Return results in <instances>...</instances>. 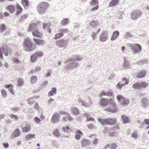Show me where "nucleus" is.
<instances>
[{"label": "nucleus", "instance_id": "obj_1", "mask_svg": "<svg viewBox=\"0 0 149 149\" xmlns=\"http://www.w3.org/2000/svg\"><path fill=\"white\" fill-rule=\"evenodd\" d=\"M38 24V23L31 24L28 30L29 31H32V33L33 36L41 38L42 37V34L38 31L37 28Z\"/></svg>", "mask_w": 149, "mask_h": 149}, {"label": "nucleus", "instance_id": "obj_2", "mask_svg": "<svg viewBox=\"0 0 149 149\" xmlns=\"http://www.w3.org/2000/svg\"><path fill=\"white\" fill-rule=\"evenodd\" d=\"M49 7V4L46 2H42L38 4L37 7L38 11L40 13H45Z\"/></svg>", "mask_w": 149, "mask_h": 149}, {"label": "nucleus", "instance_id": "obj_3", "mask_svg": "<svg viewBox=\"0 0 149 149\" xmlns=\"http://www.w3.org/2000/svg\"><path fill=\"white\" fill-rule=\"evenodd\" d=\"M98 121L102 125H112L116 123V120L115 118H108L100 119H99Z\"/></svg>", "mask_w": 149, "mask_h": 149}, {"label": "nucleus", "instance_id": "obj_4", "mask_svg": "<svg viewBox=\"0 0 149 149\" xmlns=\"http://www.w3.org/2000/svg\"><path fill=\"white\" fill-rule=\"evenodd\" d=\"M24 44L25 49L26 51H30L34 49L33 44L29 38H25Z\"/></svg>", "mask_w": 149, "mask_h": 149}, {"label": "nucleus", "instance_id": "obj_5", "mask_svg": "<svg viewBox=\"0 0 149 149\" xmlns=\"http://www.w3.org/2000/svg\"><path fill=\"white\" fill-rule=\"evenodd\" d=\"M109 105L110 106L109 107L105 109V110L106 111L112 113L117 112L118 110V108L117 104L114 99H112Z\"/></svg>", "mask_w": 149, "mask_h": 149}, {"label": "nucleus", "instance_id": "obj_6", "mask_svg": "<svg viewBox=\"0 0 149 149\" xmlns=\"http://www.w3.org/2000/svg\"><path fill=\"white\" fill-rule=\"evenodd\" d=\"M131 49L135 53L139 52L141 51V46L138 44H132L130 45Z\"/></svg>", "mask_w": 149, "mask_h": 149}, {"label": "nucleus", "instance_id": "obj_7", "mask_svg": "<svg viewBox=\"0 0 149 149\" xmlns=\"http://www.w3.org/2000/svg\"><path fill=\"white\" fill-rule=\"evenodd\" d=\"M112 100V99L102 98L100 100V105L102 107L107 106L108 104L109 105L110 104Z\"/></svg>", "mask_w": 149, "mask_h": 149}, {"label": "nucleus", "instance_id": "obj_8", "mask_svg": "<svg viewBox=\"0 0 149 149\" xmlns=\"http://www.w3.org/2000/svg\"><path fill=\"white\" fill-rule=\"evenodd\" d=\"M68 30L67 29H62L60 30L61 33H58L56 34L54 36V38L55 39H57L59 38L63 35V33H67Z\"/></svg>", "mask_w": 149, "mask_h": 149}, {"label": "nucleus", "instance_id": "obj_9", "mask_svg": "<svg viewBox=\"0 0 149 149\" xmlns=\"http://www.w3.org/2000/svg\"><path fill=\"white\" fill-rule=\"evenodd\" d=\"M60 118V116L58 114L54 113L52 116L51 119V121L54 123L58 122Z\"/></svg>", "mask_w": 149, "mask_h": 149}, {"label": "nucleus", "instance_id": "obj_10", "mask_svg": "<svg viewBox=\"0 0 149 149\" xmlns=\"http://www.w3.org/2000/svg\"><path fill=\"white\" fill-rule=\"evenodd\" d=\"M108 33L107 31H104L101 34V36L100 38V40L101 41H104L107 39V36Z\"/></svg>", "mask_w": 149, "mask_h": 149}, {"label": "nucleus", "instance_id": "obj_11", "mask_svg": "<svg viewBox=\"0 0 149 149\" xmlns=\"http://www.w3.org/2000/svg\"><path fill=\"white\" fill-rule=\"evenodd\" d=\"M33 40L36 45H40L44 44V41L43 40L34 38Z\"/></svg>", "mask_w": 149, "mask_h": 149}, {"label": "nucleus", "instance_id": "obj_12", "mask_svg": "<svg viewBox=\"0 0 149 149\" xmlns=\"http://www.w3.org/2000/svg\"><path fill=\"white\" fill-rule=\"evenodd\" d=\"M31 125L30 124H26L25 126L22 128L23 132H28L31 130Z\"/></svg>", "mask_w": 149, "mask_h": 149}, {"label": "nucleus", "instance_id": "obj_13", "mask_svg": "<svg viewBox=\"0 0 149 149\" xmlns=\"http://www.w3.org/2000/svg\"><path fill=\"white\" fill-rule=\"evenodd\" d=\"M119 2L118 0H112L109 3V6L112 7L115 6Z\"/></svg>", "mask_w": 149, "mask_h": 149}, {"label": "nucleus", "instance_id": "obj_14", "mask_svg": "<svg viewBox=\"0 0 149 149\" xmlns=\"http://www.w3.org/2000/svg\"><path fill=\"white\" fill-rule=\"evenodd\" d=\"M2 52L4 53L5 55L7 56L8 55V53L6 50H5L3 47H1L0 48V57L2 59L3 58Z\"/></svg>", "mask_w": 149, "mask_h": 149}, {"label": "nucleus", "instance_id": "obj_15", "mask_svg": "<svg viewBox=\"0 0 149 149\" xmlns=\"http://www.w3.org/2000/svg\"><path fill=\"white\" fill-rule=\"evenodd\" d=\"M119 34V33L118 31H114L113 33V35L111 38V40H113L116 39Z\"/></svg>", "mask_w": 149, "mask_h": 149}, {"label": "nucleus", "instance_id": "obj_16", "mask_svg": "<svg viewBox=\"0 0 149 149\" xmlns=\"http://www.w3.org/2000/svg\"><path fill=\"white\" fill-rule=\"evenodd\" d=\"M16 8L17 9L16 14L17 15H18L22 12V9L21 6L18 4H17L16 5Z\"/></svg>", "mask_w": 149, "mask_h": 149}, {"label": "nucleus", "instance_id": "obj_17", "mask_svg": "<svg viewBox=\"0 0 149 149\" xmlns=\"http://www.w3.org/2000/svg\"><path fill=\"white\" fill-rule=\"evenodd\" d=\"M146 74L145 71L142 70L141 72L138 73L137 74L136 76L138 78H141L144 77Z\"/></svg>", "mask_w": 149, "mask_h": 149}, {"label": "nucleus", "instance_id": "obj_18", "mask_svg": "<svg viewBox=\"0 0 149 149\" xmlns=\"http://www.w3.org/2000/svg\"><path fill=\"white\" fill-rule=\"evenodd\" d=\"M7 9L11 13L13 12L15 10V6L13 5H10L7 7Z\"/></svg>", "mask_w": 149, "mask_h": 149}, {"label": "nucleus", "instance_id": "obj_19", "mask_svg": "<svg viewBox=\"0 0 149 149\" xmlns=\"http://www.w3.org/2000/svg\"><path fill=\"white\" fill-rule=\"evenodd\" d=\"M22 3L25 8H27V7L29 6V3L28 0H22Z\"/></svg>", "mask_w": 149, "mask_h": 149}, {"label": "nucleus", "instance_id": "obj_20", "mask_svg": "<svg viewBox=\"0 0 149 149\" xmlns=\"http://www.w3.org/2000/svg\"><path fill=\"white\" fill-rule=\"evenodd\" d=\"M75 135V138L76 139L79 140L80 139L81 135H82V133L80 130H77L76 132Z\"/></svg>", "mask_w": 149, "mask_h": 149}, {"label": "nucleus", "instance_id": "obj_21", "mask_svg": "<svg viewBox=\"0 0 149 149\" xmlns=\"http://www.w3.org/2000/svg\"><path fill=\"white\" fill-rule=\"evenodd\" d=\"M121 118L123 122L125 123H129L130 122L129 118L125 115L121 116Z\"/></svg>", "mask_w": 149, "mask_h": 149}, {"label": "nucleus", "instance_id": "obj_22", "mask_svg": "<svg viewBox=\"0 0 149 149\" xmlns=\"http://www.w3.org/2000/svg\"><path fill=\"white\" fill-rule=\"evenodd\" d=\"M20 134V132L18 129H15L14 131L13 135L15 137L18 136Z\"/></svg>", "mask_w": 149, "mask_h": 149}, {"label": "nucleus", "instance_id": "obj_23", "mask_svg": "<svg viewBox=\"0 0 149 149\" xmlns=\"http://www.w3.org/2000/svg\"><path fill=\"white\" fill-rule=\"evenodd\" d=\"M33 54L37 58L41 57L43 55V54L42 52H36Z\"/></svg>", "mask_w": 149, "mask_h": 149}, {"label": "nucleus", "instance_id": "obj_24", "mask_svg": "<svg viewBox=\"0 0 149 149\" xmlns=\"http://www.w3.org/2000/svg\"><path fill=\"white\" fill-rule=\"evenodd\" d=\"M37 58L34 54H33L31 56L30 61L31 63L34 62L36 61Z\"/></svg>", "mask_w": 149, "mask_h": 149}, {"label": "nucleus", "instance_id": "obj_25", "mask_svg": "<svg viewBox=\"0 0 149 149\" xmlns=\"http://www.w3.org/2000/svg\"><path fill=\"white\" fill-rule=\"evenodd\" d=\"M117 99L121 103L122 102V101H123L124 100L125 98L122 95H118L117 96Z\"/></svg>", "mask_w": 149, "mask_h": 149}, {"label": "nucleus", "instance_id": "obj_26", "mask_svg": "<svg viewBox=\"0 0 149 149\" xmlns=\"http://www.w3.org/2000/svg\"><path fill=\"white\" fill-rule=\"evenodd\" d=\"M72 111L73 113L75 115H78L79 114V111L77 108H72Z\"/></svg>", "mask_w": 149, "mask_h": 149}, {"label": "nucleus", "instance_id": "obj_27", "mask_svg": "<svg viewBox=\"0 0 149 149\" xmlns=\"http://www.w3.org/2000/svg\"><path fill=\"white\" fill-rule=\"evenodd\" d=\"M140 83H136L132 85V87L134 89H138L140 88Z\"/></svg>", "mask_w": 149, "mask_h": 149}, {"label": "nucleus", "instance_id": "obj_28", "mask_svg": "<svg viewBox=\"0 0 149 149\" xmlns=\"http://www.w3.org/2000/svg\"><path fill=\"white\" fill-rule=\"evenodd\" d=\"M56 91V89L55 88H52V91L49 93V96H51L55 93Z\"/></svg>", "mask_w": 149, "mask_h": 149}, {"label": "nucleus", "instance_id": "obj_29", "mask_svg": "<svg viewBox=\"0 0 149 149\" xmlns=\"http://www.w3.org/2000/svg\"><path fill=\"white\" fill-rule=\"evenodd\" d=\"M64 39H62L60 40H58L56 41V43L60 47L61 46V44L64 43Z\"/></svg>", "mask_w": 149, "mask_h": 149}, {"label": "nucleus", "instance_id": "obj_30", "mask_svg": "<svg viewBox=\"0 0 149 149\" xmlns=\"http://www.w3.org/2000/svg\"><path fill=\"white\" fill-rule=\"evenodd\" d=\"M98 4V2L97 0H94L92 1L90 3L91 5L92 6H94L97 5Z\"/></svg>", "mask_w": 149, "mask_h": 149}, {"label": "nucleus", "instance_id": "obj_31", "mask_svg": "<svg viewBox=\"0 0 149 149\" xmlns=\"http://www.w3.org/2000/svg\"><path fill=\"white\" fill-rule=\"evenodd\" d=\"M6 30V27L4 24H2L0 26V31L2 32Z\"/></svg>", "mask_w": 149, "mask_h": 149}, {"label": "nucleus", "instance_id": "obj_32", "mask_svg": "<svg viewBox=\"0 0 149 149\" xmlns=\"http://www.w3.org/2000/svg\"><path fill=\"white\" fill-rule=\"evenodd\" d=\"M35 136L34 134H29L26 136V139L28 140L30 139L33 138H35Z\"/></svg>", "mask_w": 149, "mask_h": 149}, {"label": "nucleus", "instance_id": "obj_33", "mask_svg": "<svg viewBox=\"0 0 149 149\" xmlns=\"http://www.w3.org/2000/svg\"><path fill=\"white\" fill-rule=\"evenodd\" d=\"M140 88H145L148 86L147 83L145 82H141L140 83Z\"/></svg>", "mask_w": 149, "mask_h": 149}, {"label": "nucleus", "instance_id": "obj_34", "mask_svg": "<svg viewBox=\"0 0 149 149\" xmlns=\"http://www.w3.org/2000/svg\"><path fill=\"white\" fill-rule=\"evenodd\" d=\"M37 80V77L36 76H33L31 77L30 81L31 83H35Z\"/></svg>", "mask_w": 149, "mask_h": 149}, {"label": "nucleus", "instance_id": "obj_35", "mask_svg": "<svg viewBox=\"0 0 149 149\" xmlns=\"http://www.w3.org/2000/svg\"><path fill=\"white\" fill-rule=\"evenodd\" d=\"M129 103V101L128 100L125 99H124V100L122 101V102L121 103L122 105H126L128 104Z\"/></svg>", "mask_w": 149, "mask_h": 149}, {"label": "nucleus", "instance_id": "obj_36", "mask_svg": "<svg viewBox=\"0 0 149 149\" xmlns=\"http://www.w3.org/2000/svg\"><path fill=\"white\" fill-rule=\"evenodd\" d=\"M17 83L18 85L19 86L22 85L23 84V79L21 78L19 79L18 80Z\"/></svg>", "mask_w": 149, "mask_h": 149}, {"label": "nucleus", "instance_id": "obj_37", "mask_svg": "<svg viewBox=\"0 0 149 149\" xmlns=\"http://www.w3.org/2000/svg\"><path fill=\"white\" fill-rule=\"evenodd\" d=\"M10 117L11 119H13L16 120H17L18 119V117L14 114H11L10 115Z\"/></svg>", "mask_w": 149, "mask_h": 149}, {"label": "nucleus", "instance_id": "obj_38", "mask_svg": "<svg viewBox=\"0 0 149 149\" xmlns=\"http://www.w3.org/2000/svg\"><path fill=\"white\" fill-rule=\"evenodd\" d=\"M68 22V20L65 19L62 20L61 21V24L63 25H64L67 24Z\"/></svg>", "mask_w": 149, "mask_h": 149}, {"label": "nucleus", "instance_id": "obj_39", "mask_svg": "<svg viewBox=\"0 0 149 149\" xmlns=\"http://www.w3.org/2000/svg\"><path fill=\"white\" fill-rule=\"evenodd\" d=\"M53 134L56 136H59L60 135L58 130H55L53 132Z\"/></svg>", "mask_w": 149, "mask_h": 149}, {"label": "nucleus", "instance_id": "obj_40", "mask_svg": "<svg viewBox=\"0 0 149 149\" xmlns=\"http://www.w3.org/2000/svg\"><path fill=\"white\" fill-rule=\"evenodd\" d=\"M33 99L32 98L29 99L28 100V101L29 104L30 105H31L34 103V101L33 100Z\"/></svg>", "mask_w": 149, "mask_h": 149}, {"label": "nucleus", "instance_id": "obj_41", "mask_svg": "<svg viewBox=\"0 0 149 149\" xmlns=\"http://www.w3.org/2000/svg\"><path fill=\"white\" fill-rule=\"evenodd\" d=\"M119 127L118 125H116L115 126H113L111 128V130H119Z\"/></svg>", "mask_w": 149, "mask_h": 149}, {"label": "nucleus", "instance_id": "obj_42", "mask_svg": "<svg viewBox=\"0 0 149 149\" xmlns=\"http://www.w3.org/2000/svg\"><path fill=\"white\" fill-rule=\"evenodd\" d=\"M43 28L44 29H46L50 26V24H48L45 23H43Z\"/></svg>", "mask_w": 149, "mask_h": 149}, {"label": "nucleus", "instance_id": "obj_43", "mask_svg": "<svg viewBox=\"0 0 149 149\" xmlns=\"http://www.w3.org/2000/svg\"><path fill=\"white\" fill-rule=\"evenodd\" d=\"M1 94L2 96L4 97H5L6 96V92L3 89H2L1 91Z\"/></svg>", "mask_w": 149, "mask_h": 149}, {"label": "nucleus", "instance_id": "obj_44", "mask_svg": "<svg viewBox=\"0 0 149 149\" xmlns=\"http://www.w3.org/2000/svg\"><path fill=\"white\" fill-rule=\"evenodd\" d=\"M117 147V145L115 143L111 144V149H115Z\"/></svg>", "mask_w": 149, "mask_h": 149}, {"label": "nucleus", "instance_id": "obj_45", "mask_svg": "<svg viewBox=\"0 0 149 149\" xmlns=\"http://www.w3.org/2000/svg\"><path fill=\"white\" fill-rule=\"evenodd\" d=\"M70 128L68 126H66L63 127V130L64 132H68Z\"/></svg>", "mask_w": 149, "mask_h": 149}, {"label": "nucleus", "instance_id": "obj_46", "mask_svg": "<svg viewBox=\"0 0 149 149\" xmlns=\"http://www.w3.org/2000/svg\"><path fill=\"white\" fill-rule=\"evenodd\" d=\"M34 120L35 121L38 123H39L40 122V119L36 117L34 118Z\"/></svg>", "mask_w": 149, "mask_h": 149}, {"label": "nucleus", "instance_id": "obj_47", "mask_svg": "<svg viewBox=\"0 0 149 149\" xmlns=\"http://www.w3.org/2000/svg\"><path fill=\"white\" fill-rule=\"evenodd\" d=\"M122 80L123 81H124V83L125 85H126L128 83V81L127 79H126L125 78H123Z\"/></svg>", "mask_w": 149, "mask_h": 149}, {"label": "nucleus", "instance_id": "obj_48", "mask_svg": "<svg viewBox=\"0 0 149 149\" xmlns=\"http://www.w3.org/2000/svg\"><path fill=\"white\" fill-rule=\"evenodd\" d=\"M124 85L123 84H117V88L119 89H121L122 88V87Z\"/></svg>", "mask_w": 149, "mask_h": 149}, {"label": "nucleus", "instance_id": "obj_49", "mask_svg": "<svg viewBox=\"0 0 149 149\" xmlns=\"http://www.w3.org/2000/svg\"><path fill=\"white\" fill-rule=\"evenodd\" d=\"M13 61L14 63H19L20 62V60L17 59L16 58H15L13 59Z\"/></svg>", "mask_w": 149, "mask_h": 149}, {"label": "nucleus", "instance_id": "obj_50", "mask_svg": "<svg viewBox=\"0 0 149 149\" xmlns=\"http://www.w3.org/2000/svg\"><path fill=\"white\" fill-rule=\"evenodd\" d=\"M107 95L106 96H111L113 94L112 93L110 92H107L106 93Z\"/></svg>", "mask_w": 149, "mask_h": 149}, {"label": "nucleus", "instance_id": "obj_51", "mask_svg": "<svg viewBox=\"0 0 149 149\" xmlns=\"http://www.w3.org/2000/svg\"><path fill=\"white\" fill-rule=\"evenodd\" d=\"M5 87L6 88H10L11 87H13V86L11 84H7L5 86Z\"/></svg>", "mask_w": 149, "mask_h": 149}, {"label": "nucleus", "instance_id": "obj_52", "mask_svg": "<svg viewBox=\"0 0 149 149\" xmlns=\"http://www.w3.org/2000/svg\"><path fill=\"white\" fill-rule=\"evenodd\" d=\"M106 93H107V92H104V91H102L101 93L100 96L101 97H102L103 95L106 96V95H107Z\"/></svg>", "mask_w": 149, "mask_h": 149}, {"label": "nucleus", "instance_id": "obj_53", "mask_svg": "<svg viewBox=\"0 0 149 149\" xmlns=\"http://www.w3.org/2000/svg\"><path fill=\"white\" fill-rule=\"evenodd\" d=\"M144 122L146 124H149V119H145L144 120Z\"/></svg>", "mask_w": 149, "mask_h": 149}, {"label": "nucleus", "instance_id": "obj_54", "mask_svg": "<svg viewBox=\"0 0 149 149\" xmlns=\"http://www.w3.org/2000/svg\"><path fill=\"white\" fill-rule=\"evenodd\" d=\"M96 23H97L95 21H91L90 22V24L91 25V26H92L94 24L95 25L96 24Z\"/></svg>", "mask_w": 149, "mask_h": 149}, {"label": "nucleus", "instance_id": "obj_55", "mask_svg": "<svg viewBox=\"0 0 149 149\" xmlns=\"http://www.w3.org/2000/svg\"><path fill=\"white\" fill-rule=\"evenodd\" d=\"M115 133L114 132H110L109 134V136H111V137L114 136H115Z\"/></svg>", "mask_w": 149, "mask_h": 149}, {"label": "nucleus", "instance_id": "obj_56", "mask_svg": "<svg viewBox=\"0 0 149 149\" xmlns=\"http://www.w3.org/2000/svg\"><path fill=\"white\" fill-rule=\"evenodd\" d=\"M98 7L97 6L95 7H94L93 8L91 9V11H93L95 10H97L98 8Z\"/></svg>", "mask_w": 149, "mask_h": 149}, {"label": "nucleus", "instance_id": "obj_57", "mask_svg": "<svg viewBox=\"0 0 149 149\" xmlns=\"http://www.w3.org/2000/svg\"><path fill=\"white\" fill-rule=\"evenodd\" d=\"M132 136L134 138H136L137 137V134L136 132H134L132 134Z\"/></svg>", "mask_w": 149, "mask_h": 149}, {"label": "nucleus", "instance_id": "obj_58", "mask_svg": "<svg viewBox=\"0 0 149 149\" xmlns=\"http://www.w3.org/2000/svg\"><path fill=\"white\" fill-rule=\"evenodd\" d=\"M67 118L68 121H71L72 120V118L69 116H67Z\"/></svg>", "mask_w": 149, "mask_h": 149}, {"label": "nucleus", "instance_id": "obj_59", "mask_svg": "<svg viewBox=\"0 0 149 149\" xmlns=\"http://www.w3.org/2000/svg\"><path fill=\"white\" fill-rule=\"evenodd\" d=\"M98 141V139H95V140H94L93 141V142L94 144H96L97 143Z\"/></svg>", "mask_w": 149, "mask_h": 149}, {"label": "nucleus", "instance_id": "obj_60", "mask_svg": "<svg viewBox=\"0 0 149 149\" xmlns=\"http://www.w3.org/2000/svg\"><path fill=\"white\" fill-rule=\"evenodd\" d=\"M3 145L5 148H7L8 146V143H3Z\"/></svg>", "mask_w": 149, "mask_h": 149}, {"label": "nucleus", "instance_id": "obj_61", "mask_svg": "<svg viewBox=\"0 0 149 149\" xmlns=\"http://www.w3.org/2000/svg\"><path fill=\"white\" fill-rule=\"evenodd\" d=\"M13 87H11L9 89V90L12 94H13V89L12 88Z\"/></svg>", "mask_w": 149, "mask_h": 149}, {"label": "nucleus", "instance_id": "obj_62", "mask_svg": "<svg viewBox=\"0 0 149 149\" xmlns=\"http://www.w3.org/2000/svg\"><path fill=\"white\" fill-rule=\"evenodd\" d=\"M94 120V119L93 118H88L87 119V120L88 121H91V120L93 121Z\"/></svg>", "mask_w": 149, "mask_h": 149}, {"label": "nucleus", "instance_id": "obj_63", "mask_svg": "<svg viewBox=\"0 0 149 149\" xmlns=\"http://www.w3.org/2000/svg\"><path fill=\"white\" fill-rule=\"evenodd\" d=\"M67 116L66 117H63V121L64 122L66 121L67 120Z\"/></svg>", "mask_w": 149, "mask_h": 149}, {"label": "nucleus", "instance_id": "obj_64", "mask_svg": "<svg viewBox=\"0 0 149 149\" xmlns=\"http://www.w3.org/2000/svg\"><path fill=\"white\" fill-rule=\"evenodd\" d=\"M40 70V68L39 67H37L36 68L35 71V72H37L38 71Z\"/></svg>", "mask_w": 149, "mask_h": 149}]
</instances>
